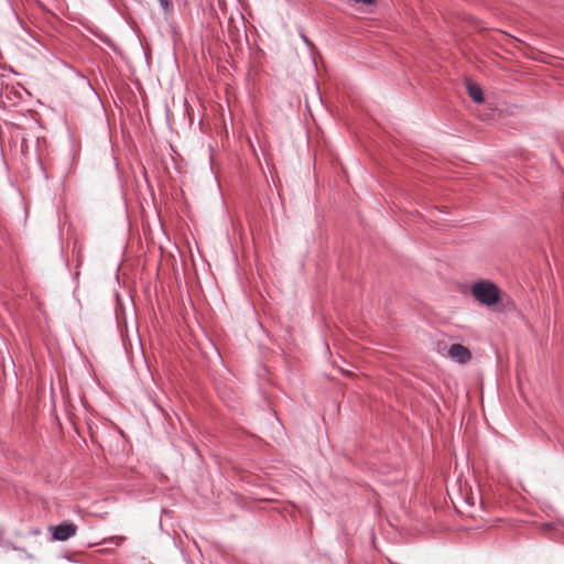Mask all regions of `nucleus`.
<instances>
[{"label":"nucleus","mask_w":564,"mask_h":564,"mask_svg":"<svg viewBox=\"0 0 564 564\" xmlns=\"http://www.w3.org/2000/svg\"><path fill=\"white\" fill-rule=\"evenodd\" d=\"M471 295L485 306H494L501 300L500 289L488 280H481L473 284Z\"/></svg>","instance_id":"obj_1"},{"label":"nucleus","mask_w":564,"mask_h":564,"mask_svg":"<svg viewBox=\"0 0 564 564\" xmlns=\"http://www.w3.org/2000/svg\"><path fill=\"white\" fill-rule=\"evenodd\" d=\"M466 87H467V91H468L469 97L475 102L480 104V102L484 101L482 90H481V88L478 85H476L473 82L468 80L467 84H466Z\"/></svg>","instance_id":"obj_4"},{"label":"nucleus","mask_w":564,"mask_h":564,"mask_svg":"<svg viewBox=\"0 0 564 564\" xmlns=\"http://www.w3.org/2000/svg\"><path fill=\"white\" fill-rule=\"evenodd\" d=\"M77 532V527L74 523H62L54 528L53 538L57 541H66L74 536Z\"/></svg>","instance_id":"obj_3"},{"label":"nucleus","mask_w":564,"mask_h":564,"mask_svg":"<svg viewBox=\"0 0 564 564\" xmlns=\"http://www.w3.org/2000/svg\"><path fill=\"white\" fill-rule=\"evenodd\" d=\"M161 7L169 12L172 9V3L170 0H159Z\"/></svg>","instance_id":"obj_5"},{"label":"nucleus","mask_w":564,"mask_h":564,"mask_svg":"<svg viewBox=\"0 0 564 564\" xmlns=\"http://www.w3.org/2000/svg\"><path fill=\"white\" fill-rule=\"evenodd\" d=\"M356 2H361V3H365V4H370L373 2V0H355Z\"/></svg>","instance_id":"obj_6"},{"label":"nucleus","mask_w":564,"mask_h":564,"mask_svg":"<svg viewBox=\"0 0 564 564\" xmlns=\"http://www.w3.org/2000/svg\"><path fill=\"white\" fill-rule=\"evenodd\" d=\"M447 356L452 360H454V361H456L458 364L465 365L468 361H470V359H471V351L467 347L462 345V344H453L448 348Z\"/></svg>","instance_id":"obj_2"}]
</instances>
